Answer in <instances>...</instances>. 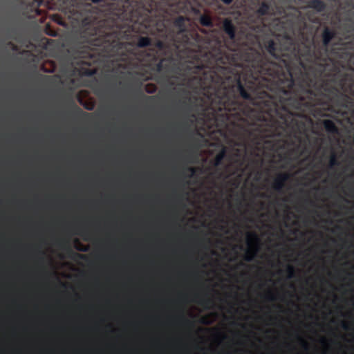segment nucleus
Here are the masks:
<instances>
[{"instance_id": "17", "label": "nucleus", "mask_w": 354, "mask_h": 354, "mask_svg": "<svg viewBox=\"0 0 354 354\" xmlns=\"http://www.w3.org/2000/svg\"><path fill=\"white\" fill-rule=\"evenodd\" d=\"M95 69L87 68L85 70V71H84V73L87 75H92L95 73Z\"/></svg>"}, {"instance_id": "22", "label": "nucleus", "mask_w": 354, "mask_h": 354, "mask_svg": "<svg viewBox=\"0 0 354 354\" xmlns=\"http://www.w3.org/2000/svg\"><path fill=\"white\" fill-rule=\"evenodd\" d=\"M223 3L226 5H230L233 2L234 0H221Z\"/></svg>"}, {"instance_id": "5", "label": "nucleus", "mask_w": 354, "mask_h": 354, "mask_svg": "<svg viewBox=\"0 0 354 354\" xmlns=\"http://www.w3.org/2000/svg\"><path fill=\"white\" fill-rule=\"evenodd\" d=\"M259 238L255 232H249L247 235V245L250 248L246 252L244 259L250 262L253 261L257 252L259 251Z\"/></svg>"}, {"instance_id": "4", "label": "nucleus", "mask_w": 354, "mask_h": 354, "mask_svg": "<svg viewBox=\"0 0 354 354\" xmlns=\"http://www.w3.org/2000/svg\"><path fill=\"white\" fill-rule=\"evenodd\" d=\"M139 48L149 47V51L140 50L136 53L138 59L142 62L153 61V70L158 73H169L173 64V53L165 39H152L149 37H139L136 41Z\"/></svg>"}, {"instance_id": "6", "label": "nucleus", "mask_w": 354, "mask_h": 354, "mask_svg": "<svg viewBox=\"0 0 354 354\" xmlns=\"http://www.w3.org/2000/svg\"><path fill=\"white\" fill-rule=\"evenodd\" d=\"M288 173H279L277 175L272 184V188L277 192H281L285 187L286 182L289 179Z\"/></svg>"}, {"instance_id": "12", "label": "nucleus", "mask_w": 354, "mask_h": 354, "mask_svg": "<svg viewBox=\"0 0 354 354\" xmlns=\"http://www.w3.org/2000/svg\"><path fill=\"white\" fill-rule=\"evenodd\" d=\"M286 272H287L288 279H292L295 277V269L291 265H288Z\"/></svg>"}, {"instance_id": "28", "label": "nucleus", "mask_w": 354, "mask_h": 354, "mask_svg": "<svg viewBox=\"0 0 354 354\" xmlns=\"http://www.w3.org/2000/svg\"><path fill=\"white\" fill-rule=\"evenodd\" d=\"M185 322H186V323H187V324H189V323H190V322H189V321H188L187 319H185Z\"/></svg>"}, {"instance_id": "1", "label": "nucleus", "mask_w": 354, "mask_h": 354, "mask_svg": "<svg viewBox=\"0 0 354 354\" xmlns=\"http://www.w3.org/2000/svg\"><path fill=\"white\" fill-rule=\"evenodd\" d=\"M238 19L227 17L221 29L227 36L214 44L204 39L201 75L184 78L182 85L201 93L202 115L217 127L232 125L234 136L245 141L252 131L268 136L267 113L276 62L260 51L259 37L248 31L236 35Z\"/></svg>"}, {"instance_id": "27", "label": "nucleus", "mask_w": 354, "mask_h": 354, "mask_svg": "<svg viewBox=\"0 0 354 354\" xmlns=\"http://www.w3.org/2000/svg\"><path fill=\"white\" fill-rule=\"evenodd\" d=\"M321 342L323 343V344L326 343V339L324 338H322L321 339Z\"/></svg>"}, {"instance_id": "3", "label": "nucleus", "mask_w": 354, "mask_h": 354, "mask_svg": "<svg viewBox=\"0 0 354 354\" xmlns=\"http://www.w3.org/2000/svg\"><path fill=\"white\" fill-rule=\"evenodd\" d=\"M135 8L131 12L128 27L120 26L113 18L105 17L103 12L88 4L85 10L73 24L80 27V39L83 44L78 52L77 62L81 67L91 66L104 57H114L123 53L125 44L131 32L152 35L166 39L171 51L187 57L190 64L183 73L174 75L176 80H170L171 86L180 85L184 78L200 75L195 67L202 64L204 37L196 31L188 30L187 17L178 16L171 26L169 15L182 13L185 15L200 13V8L194 0H132Z\"/></svg>"}, {"instance_id": "8", "label": "nucleus", "mask_w": 354, "mask_h": 354, "mask_svg": "<svg viewBox=\"0 0 354 354\" xmlns=\"http://www.w3.org/2000/svg\"><path fill=\"white\" fill-rule=\"evenodd\" d=\"M196 16L199 17V23L202 26L207 28H213L214 24L210 13L205 12L204 14H201V12Z\"/></svg>"}, {"instance_id": "23", "label": "nucleus", "mask_w": 354, "mask_h": 354, "mask_svg": "<svg viewBox=\"0 0 354 354\" xmlns=\"http://www.w3.org/2000/svg\"><path fill=\"white\" fill-rule=\"evenodd\" d=\"M77 250H80V251H82V252H87L88 251V248L86 247V246H84L82 248H77Z\"/></svg>"}, {"instance_id": "19", "label": "nucleus", "mask_w": 354, "mask_h": 354, "mask_svg": "<svg viewBox=\"0 0 354 354\" xmlns=\"http://www.w3.org/2000/svg\"><path fill=\"white\" fill-rule=\"evenodd\" d=\"M186 170L191 172L192 175H193L196 173V169L194 167H187Z\"/></svg>"}, {"instance_id": "21", "label": "nucleus", "mask_w": 354, "mask_h": 354, "mask_svg": "<svg viewBox=\"0 0 354 354\" xmlns=\"http://www.w3.org/2000/svg\"><path fill=\"white\" fill-rule=\"evenodd\" d=\"M341 326L342 328H344V330H348V324L344 322H342V324H341Z\"/></svg>"}, {"instance_id": "25", "label": "nucleus", "mask_w": 354, "mask_h": 354, "mask_svg": "<svg viewBox=\"0 0 354 354\" xmlns=\"http://www.w3.org/2000/svg\"><path fill=\"white\" fill-rule=\"evenodd\" d=\"M306 201L309 203L311 205H314V202H313L312 201L307 199Z\"/></svg>"}, {"instance_id": "11", "label": "nucleus", "mask_w": 354, "mask_h": 354, "mask_svg": "<svg viewBox=\"0 0 354 354\" xmlns=\"http://www.w3.org/2000/svg\"><path fill=\"white\" fill-rule=\"evenodd\" d=\"M339 165V161L338 160L337 154L332 153L329 159L328 168L333 169L335 166Z\"/></svg>"}, {"instance_id": "13", "label": "nucleus", "mask_w": 354, "mask_h": 354, "mask_svg": "<svg viewBox=\"0 0 354 354\" xmlns=\"http://www.w3.org/2000/svg\"><path fill=\"white\" fill-rule=\"evenodd\" d=\"M200 304L205 308H209V306L213 304V300L211 298H203L201 299Z\"/></svg>"}, {"instance_id": "15", "label": "nucleus", "mask_w": 354, "mask_h": 354, "mask_svg": "<svg viewBox=\"0 0 354 354\" xmlns=\"http://www.w3.org/2000/svg\"><path fill=\"white\" fill-rule=\"evenodd\" d=\"M298 339L299 340L302 347L305 349V350H308V343L307 342L303 339L302 337L298 336Z\"/></svg>"}, {"instance_id": "26", "label": "nucleus", "mask_w": 354, "mask_h": 354, "mask_svg": "<svg viewBox=\"0 0 354 354\" xmlns=\"http://www.w3.org/2000/svg\"><path fill=\"white\" fill-rule=\"evenodd\" d=\"M47 33L49 35H51V36H55V34L53 33V32H49L47 31Z\"/></svg>"}, {"instance_id": "20", "label": "nucleus", "mask_w": 354, "mask_h": 354, "mask_svg": "<svg viewBox=\"0 0 354 354\" xmlns=\"http://www.w3.org/2000/svg\"><path fill=\"white\" fill-rule=\"evenodd\" d=\"M57 23L59 24V25H62L63 26H66V22L62 19H59L57 21Z\"/></svg>"}, {"instance_id": "9", "label": "nucleus", "mask_w": 354, "mask_h": 354, "mask_svg": "<svg viewBox=\"0 0 354 354\" xmlns=\"http://www.w3.org/2000/svg\"><path fill=\"white\" fill-rule=\"evenodd\" d=\"M227 150L225 147H223L221 151H219L215 156L213 165L215 167H218L222 165L223 160L226 157Z\"/></svg>"}, {"instance_id": "24", "label": "nucleus", "mask_w": 354, "mask_h": 354, "mask_svg": "<svg viewBox=\"0 0 354 354\" xmlns=\"http://www.w3.org/2000/svg\"><path fill=\"white\" fill-rule=\"evenodd\" d=\"M192 153H189V154L187 156V159L189 162H192Z\"/></svg>"}, {"instance_id": "10", "label": "nucleus", "mask_w": 354, "mask_h": 354, "mask_svg": "<svg viewBox=\"0 0 354 354\" xmlns=\"http://www.w3.org/2000/svg\"><path fill=\"white\" fill-rule=\"evenodd\" d=\"M324 127L326 131L330 133H335L337 132L338 129L336 127L335 124L330 120H325L324 121Z\"/></svg>"}, {"instance_id": "2", "label": "nucleus", "mask_w": 354, "mask_h": 354, "mask_svg": "<svg viewBox=\"0 0 354 354\" xmlns=\"http://www.w3.org/2000/svg\"><path fill=\"white\" fill-rule=\"evenodd\" d=\"M299 18V16L298 17ZM283 28L276 22L274 30L285 35V44L272 39L263 48L277 60L270 91L273 98L268 108V136H281L298 127L297 117L317 106L354 109V71L344 72L329 56L328 46L335 30L324 26L322 44H315L304 29Z\"/></svg>"}, {"instance_id": "14", "label": "nucleus", "mask_w": 354, "mask_h": 354, "mask_svg": "<svg viewBox=\"0 0 354 354\" xmlns=\"http://www.w3.org/2000/svg\"><path fill=\"white\" fill-rule=\"evenodd\" d=\"M146 91L148 93H153L156 91V86L153 84H147L146 86Z\"/></svg>"}, {"instance_id": "29", "label": "nucleus", "mask_w": 354, "mask_h": 354, "mask_svg": "<svg viewBox=\"0 0 354 354\" xmlns=\"http://www.w3.org/2000/svg\"><path fill=\"white\" fill-rule=\"evenodd\" d=\"M80 257H81V258H82V259L85 257V256H84V255H82V254H81V255H80Z\"/></svg>"}, {"instance_id": "16", "label": "nucleus", "mask_w": 354, "mask_h": 354, "mask_svg": "<svg viewBox=\"0 0 354 354\" xmlns=\"http://www.w3.org/2000/svg\"><path fill=\"white\" fill-rule=\"evenodd\" d=\"M266 298L268 300V301H275L276 300V297L275 296L270 292L269 291L268 292V294L266 295Z\"/></svg>"}, {"instance_id": "7", "label": "nucleus", "mask_w": 354, "mask_h": 354, "mask_svg": "<svg viewBox=\"0 0 354 354\" xmlns=\"http://www.w3.org/2000/svg\"><path fill=\"white\" fill-rule=\"evenodd\" d=\"M306 6L317 12H324L326 9V3L322 0H306Z\"/></svg>"}, {"instance_id": "18", "label": "nucleus", "mask_w": 354, "mask_h": 354, "mask_svg": "<svg viewBox=\"0 0 354 354\" xmlns=\"http://www.w3.org/2000/svg\"><path fill=\"white\" fill-rule=\"evenodd\" d=\"M77 234L82 235V236H83V238H84V239L85 241H88V237H86V234H87V233H86V231H84V230H81V231H80V232H79Z\"/></svg>"}]
</instances>
